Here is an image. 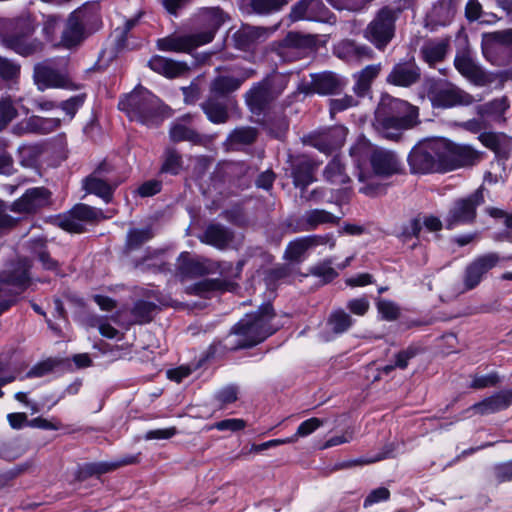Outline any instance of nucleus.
I'll list each match as a JSON object with an SVG mask.
<instances>
[{
  "instance_id": "f257e3e1",
  "label": "nucleus",
  "mask_w": 512,
  "mask_h": 512,
  "mask_svg": "<svg viewBox=\"0 0 512 512\" xmlns=\"http://www.w3.org/2000/svg\"><path fill=\"white\" fill-rule=\"evenodd\" d=\"M350 156L358 181L363 184L359 191L368 196L378 194L381 189L377 177H389L402 170L401 162L394 152L374 147L365 137L357 139L350 148Z\"/></svg>"
},
{
  "instance_id": "f03ea898",
  "label": "nucleus",
  "mask_w": 512,
  "mask_h": 512,
  "mask_svg": "<svg viewBox=\"0 0 512 512\" xmlns=\"http://www.w3.org/2000/svg\"><path fill=\"white\" fill-rule=\"evenodd\" d=\"M418 108L407 101L382 95L375 111V129L387 139H395L402 130L417 124Z\"/></svg>"
},
{
  "instance_id": "7ed1b4c3",
  "label": "nucleus",
  "mask_w": 512,
  "mask_h": 512,
  "mask_svg": "<svg viewBox=\"0 0 512 512\" xmlns=\"http://www.w3.org/2000/svg\"><path fill=\"white\" fill-rule=\"evenodd\" d=\"M274 318L275 314L270 304H264L258 311L245 315L228 337L227 346L239 349L259 344L278 329L273 323Z\"/></svg>"
},
{
  "instance_id": "20e7f679",
  "label": "nucleus",
  "mask_w": 512,
  "mask_h": 512,
  "mask_svg": "<svg viewBox=\"0 0 512 512\" xmlns=\"http://www.w3.org/2000/svg\"><path fill=\"white\" fill-rule=\"evenodd\" d=\"M119 109L131 121L153 127L170 116L169 108L148 89L138 86L120 99Z\"/></svg>"
},
{
  "instance_id": "39448f33",
  "label": "nucleus",
  "mask_w": 512,
  "mask_h": 512,
  "mask_svg": "<svg viewBox=\"0 0 512 512\" xmlns=\"http://www.w3.org/2000/svg\"><path fill=\"white\" fill-rule=\"evenodd\" d=\"M200 18L204 24L202 31L181 36H172L158 40V47L163 51L190 52L193 49L210 43L217 30L229 20V15L219 7L202 10Z\"/></svg>"
},
{
  "instance_id": "423d86ee",
  "label": "nucleus",
  "mask_w": 512,
  "mask_h": 512,
  "mask_svg": "<svg viewBox=\"0 0 512 512\" xmlns=\"http://www.w3.org/2000/svg\"><path fill=\"white\" fill-rule=\"evenodd\" d=\"M446 139L433 138L419 142L410 152L408 163L413 173L447 171Z\"/></svg>"
},
{
  "instance_id": "0eeeda50",
  "label": "nucleus",
  "mask_w": 512,
  "mask_h": 512,
  "mask_svg": "<svg viewBox=\"0 0 512 512\" xmlns=\"http://www.w3.org/2000/svg\"><path fill=\"white\" fill-rule=\"evenodd\" d=\"M413 0H400L396 6H385L378 11L364 31V37L377 49L383 50L395 35V22L402 10L411 6Z\"/></svg>"
},
{
  "instance_id": "6e6552de",
  "label": "nucleus",
  "mask_w": 512,
  "mask_h": 512,
  "mask_svg": "<svg viewBox=\"0 0 512 512\" xmlns=\"http://www.w3.org/2000/svg\"><path fill=\"white\" fill-rule=\"evenodd\" d=\"M35 20L28 14L13 20L14 32L2 38V44L21 56H30L42 51L43 43L33 37Z\"/></svg>"
},
{
  "instance_id": "1a4fd4ad",
  "label": "nucleus",
  "mask_w": 512,
  "mask_h": 512,
  "mask_svg": "<svg viewBox=\"0 0 512 512\" xmlns=\"http://www.w3.org/2000/svg\"><path fill=\"white\" fill-rule=\"evenodd\" d=\"M30 261L23 259L12 263L0 274V314L13 303V298L30 284Z\"/></svg>"
},
{
  "instance_id": "9d476101",
  "label": "nucleus",
  "mask_w": 512,
  "mask_h": 512,
  "mask_svg": "<svg viewBox=\"0 0 512 512\" xmlns=\"http://www.w3.org/2000/svg\"><path fill=\"white\" fill-rule=\"evenodd\" d=\"M425 90L433 107L452 108L455 106H467L473 103V97L454 84L443 81L427 79Z\"/></svg>"
},
{
  "instance_id": "9b49d317",
  "label": "nucleus",
  "mask_w": 512,
  "mask_h": 512,
  "mask_svg": "<svg viewBox=\"0 0 512 512\" xmlns=\"http://www.w3.org/2000/svg\"><path fill=\"white\" fill-rule=\"evenodd\" d=\"M287 78L283 75H272L255 84L246 93V103L254 114H261L266 106L286 87Z\"/></svg>"
},
{
  "instance_id": "f8f14e48",
  "label": "nucleus",
  "mask_w": 512,
  "mask_h": 512,
  "mask_svg": "<svg viewBox=\"0 0 512 512\" xmlns=\"http://www.w3.org/2000/svg\"><path fill=\"white\" fill-rule=\"evenodd\" d=\"M454 66L462 76L477 86L490 85L496 79L503 83L510 76L507 71L498 74L485 71L468 52L458 53L454 59Z\"/></svg>"
},
{
  "instance_id": "ddd939ff",
  "label": "nucleus",
  "mask_w": 512,
  "mask_h": 512,
  "mask_svg": "<svg viewBox=\"0 0 512 512\" xmlns=\"http://www.w3.org/2000/svg\"><path fill=\"white\" fill-rule=\"evenodd\" d=\"M484 202L482 191L477 190L466 198L456 200L444 219L447 229L469 224L476 217V209Z\"/></svg>"
},
{
  "instance_id": "4468645a",
  "label": "nucleus",
  "mask_w": 512,
  "mask_h": 512,
  "mask_svg": "<svg viewBox=\"0 0 512 512\" xmlns=\"http://www.w3.org/2000/svg\"><path fill=\"white\" fill-rule=\"evenodd\" d=\"M86 21L85 9L79 8L70 13L62 25L61 37L57 45L67 49L80 45L86 38Z\"/></svg>"
},
{
  "instance_id": "2eb2a0df",
  "label": "nucleus",
  "mask_w": 512,
  "mask_h": 512,
  "mask_svg": "<svg viewBox=\"0 0 512 512\" xmlns=\"http://www.w3.org/2000/svg\"><path fill=\"white\" fill-rule=\"evenodd\" d=\"M100 218H102L101 210L86 204H77L67 214L60 215L56 221L59 227L68 232L81 233L85 223Z\"/></svg>"
},
{
  "instance_id": "dca6fc26",
  "label": "nucleus",
  "mask_w": 512,
  "mask_h": 512,
  "mask_svg": "<svg viewBox=\"0 0 512 512\" xmlns=\"http://www.w3.org/2000/svg\"><path fill=\"white\" fill-rule=\"evenodd\" d=\"M501 261L498 253L489 252L474 258L466 267L463 283L467 290L477 287L485 275Z\"/></svg>"
},
{
  "instance_id": "f3484780",
  "label": "nucleus",
  "mask_w": 512,
  "mask_h": 512,
  "mask_svg": "<svg viewBox=\"0 0 512 512\" xmlns=\"http://www.w3.org/2000/svg\"><path fill=\"white\" fill-rule=\"evenodd\" d=\"M347 136L344 126H334L329 129L310 134L306 142L322 153L330 154L339 149Z\"/></svg>"
},
{
  "instance_id": "a211bd4d",
  "label": "nucleus",
  "mask_w": 512,
  "mask_h": 512,
  "mask_svg": "<svg viewBox=\"0 0 512 512\" xmlns=\"http://www.w3.org/2000/svg\"><path fill=\"white\" fill-rule=\"evenodd\" d=\"M328 10L321 0H299L291 8L289 17L291 21H326Z\"/></svg>"
},
{
  "instance_id": "6ab92c4d",
  "label": "nucleus",
  "mask_w": 512,
  "mask_h": 512,
  "mask_svg": "<svg viewBox=\"0 0 512 512\" xmlns=\"http://www.w3.org/2000/svg\"><path fill=\"white\" fill-rule=\"evenodd\" d=\"M447 171L460 166L473 165L481 159V154L469 145L456 144L446 139Z\"/></svg>"
},
{
  "instance_id": "aec40b11",
  "label": "nucleus",
  "mask_w": 512,
  "mask_h": 512,
  "mask_svg": "<svg viewBox=\"0 0 512 512\" xmlns=\"http://www.w3.org/2000/svg\"><path fill=\"white\" fill-rule=\"evenodd\" d=\"M34 79L38 89L71 88L65 75L53 68L49 62L39 63L34 68Z\"/></svg>"
},
{
  "instance_id": "412c9836",
  "label": "nucleus",
  "mask_w": 512,
  "mask_h": 512,
  "mask_svg": "<svg viewBox=\"0 0 512 512\" xmlns=\"http://www.w3.org/2000/svg\"><path fill=\"white\" fill-rule=\"evenodd\" d=\"M103 171L104 168L100 166L84 180L83 186L87 193L95 194L108 203L119 182L114 181L112 177L103 178Z\"/></svg>"
},
{
  "instance_id": "4be33fe9",
  "label": "nucleus",
  "mask_w": 512,
  "mask_h": 512,
  "mask_svg": "<svg viewBox=\"0 0 512 512\" xmlns=\"http://www.w3.org/2000/svg\"><path fill=\"white\" fill-rule=\"evenodd\" d=\"M50 196V192L44 187L28 189L21 198L13 203L12 210L19 213L34 212L48 205Z\"/></svg>"
},
{
  "instance_id": "5701e85b",
  "label": "nucleus",
  "mask_w": 512,
  "mask_h": 512,
  "mask_svg": "<svg viewBox=\"0 0 512 512\" xmlns=\"http://www.w3.org/2000/svg\"><path fill=\"white\" fill-rule=\"evenodd\" d=\"M421 71L413 60L395 64L387 76V82L395 86L410 87L420 79Z\"/></svg>"
},
{
  "instance_id": "b1692460",
  "label": "nucleus",
  "mask_w": 512,
  "mask_h": 512,
  "mask_svg": "<svg viewBox=\"0 0 512 512\" xmlns=\"http://www.w3.org/2000/svg\"><path fill=\"white\" fill-rule=\"evenodd\" d=\"M339 217L323 209H312L306 211L296 221V230L308 232L316 230L321 225L336 224Z\"/></svg>"
},
{
  "instance_id": "393cba45",
  "label": "nucleus",
  "mask_w": 512,
  "mask_h": 512,
  "mask_svg": "<svg viewBox=\"0 0 512 512\" xmlns=\"http://www.w3.org/2000/svg\"><path fill=\"white\" fill-rule=\"evenodd\" d=\"M253 74V70L244 69L238 73V76L219 75L211 83V93L213 96H225L239 89L241 84Z\"/></svg>"
},
{
  "instance_id": "a878e982",
  "label": "nucleus",
  "mask_w": 512,
  "mask_h": 512,
  "mask_svg": "<svg viewBox=\"0 0 512 512\" xmlns=\"http://www.w3.org/2000/svg\"><path fill=\"white\" fill-rule=\"evenodd\" d=\"M334 53L338 58L346 61L371 58L372 50L365 45H359L352 40H342L334 47Z\"/></svg>"
},
{
  "instance_id": "bb28decb",
  "label": "nucleus",
  "mask_w": 512,
  "mask_h": 512,
  "mask_svg": "<svg viewBox=\"0 0 512 512\" xmlns=\"http://www.w3.org/2000/svg\"><path fill=\"white\" fill-rule=\"evenodd\" d=\"M149 67L168 78H174L182 75L188 70L185 63L177 62L162 56H153L149 60Z\"/></svg>"
},
{
  "instance_id": "cd10ccee",
  "label": "nucleus",
  "mask_w": 512,
  "mask_h": 512,
  "mask_svg": "<svg viewBox=\"0 0 512 512\" xmlns=\"http://www.w3.org/2000/svg\"><path fill=\"white\" fill-rule=\"evenodd\" d=\"M511 403L512 394L509 392H500L473 405L471 409L479 414H491L505 409Z\"/></svg>"
},
{
  "instance_id": "c85d7f7f",
  "label": "nucleus",
  "mask_w": 512,
  "mask_h": 512,
  "mask_svg": "<svg viewBox=\"0 0 512 512\" xmlns=\"http://www.w3.org/2000/svg\"><path fill=\"white\" fill-rule=\"evenodd\" d=\"M177 267L184 276H200L210 271L207 261L193 258L188 252L179 255Z\"/></svg>"
},
{
  "instance_id": "c756f323",
  "label": "nucleus",
  "mask_w": 512,
  "mask_h": 512,
  "mask_svg": "<svg viewBox=\"0 0 512 512\" xmlns=\"http://www.w3.org/2000/svg\"><path fill=\"white\" fill-rule=\"evenodd\" d=\"M313 91L320 95L334 94L342 88L339 77L331 72L312 75Z\"/></svg>"
},
{
  "instance_id": "7c9ffc66",
  "label": "nucleus",
  "mask_w": 512,
  "mask_h": 512,
  "mask_svg": "<svg viewBox=\"0 0 512 512\" xmlns=\"http://www.w3.org/2000/svg\"><path fill=\"white\" fill-rule=\"evenodd\" d=\"M136 461V457H129L118 462H97L86 463L79 467L78 478L85 479L93 475H101L116 469L117 467L125 464H131Z\"/></svg>"
},
{
  "instance_id": "2f4dec72",
  "label": "nucleus",
  "mask_w": 512,
  "mask_h": 512,
  "mask_svg": "<svg viewBox=\"0 0 512 512\" xmlns=\"http://www.w3.org/2000/svg\"><path fill=\"white\" fill-rule=\"evenodd\" d=\"M269 34V30L262 27L243 26L234 34L236 45L240 49H247L255 42L265 39Z\"/></svg>"
},
{
  "instance_id": "473e14b6",
  "label": "nucleus",
  "mask_w": 512,
  "mask_h": 512,
  "mask_svg": "<svg viewBox=\"0 0 512 512\" xmlns=\"http://www.w3.org/2000/svg\"><path fill=\"white\" fill-rule=\"evenodd\" d=\"M448 49V43L444 40H432L426 42L421 48V55L423 60L429 65L434 66L436 63L441 62Z\"/></svg>"
},
{
  "instance_id": "72a5a7b5",
  "label": "nucleus",
  "mask_w": 512,
  "mask_h": 512,
  "mask_svg": "<svg viewBox=\"0 0 512 512\" xmlns=\"http://www.w3.org/2000/svg\"><path fill=\"white\" fill-rule=\"evenodd\" d=\"M232 235L230 231L221 225L212 224L207 227L201 241L212 245L216 248L222 249L231 241Z\"/></svg>"
},
{
  "instance_id": "f704fd0d",
  "label": "nucleus",
  "mask_w": 512,
  "mask_h": 512,
  "mask_svg": "<svg viewBox=\"0 0 512 512\" xmlns=\"http://www.w3.org/2000/svg\"><path fill=\"white\" fill-rule=\"evenodd\" d=\"M381 70V64L366 66L362 71L355 75L356 83L353 87L358 96H364L370 90L372 81L378 76Z\"/></svg>"
},
{
  "instance_id": "c9c22d12",
  "label": "nucleus",
  "mask_w": 512,
  "mask_h": 512,
  "mask_svg": "<svg viewBox=\"0 0 512 512\" xmlns=\"http://www.w3.org/2000/svg\"><path fill=\"white\" fill-rule=\"evenodd\" d=\"M290 0H244L243 6L249 7L254 13L267 15L278 12L289 3Z\"/></svg>"
},
{
  "instance_id": "e433bc0d",
  "label": "nucleus",
  "mask_w": 512,
  "mask_h": 512,
  "mask_svg": "<svg viewBox=\"0 0 512 512\" xmlns=\"http://www.w3.org/2000/svg\"><path fill=\"white\" fill-rule=\"evenodd\" d=\"M214 97L209 98L202 105L203 111L211 122L215 124L225 123L228 119L227 106Z\"/></svg>"
},
{
  "instance_id": "4c0bfd02",
  "label": "nucleus",
  "mask_w": 512,
  "mask_h": 512,
  "mask_svg": "<svg viewBox=\"0 0 512 512\" xmlns=\"http://www.w3.org/2000/svg\"><path fill=\"white\" fill-rule=\"evenodd\" d=\"M455 15V8L450 1H442L433 6L430 18L438 25L445 26L451 22Z\"/></svg>"
},
{
  "instance_id": "58836bf2",
  "label": "nucleus",
  "mask_w": 512,
  "mask_h": 512,
  "mask_svg": "<svg viewBox=\"0 0 512 512\" xmlns=\"http://www.w3.org/2000/svg\"><path fill=\"white\" fill-rule=\"evenodd\" d=\"M307 43V38L305 36L300 35L296 32H290L283 40L281 44L278 55L284 60H292L293 57H289V54H292L296 48L304 46Z\"/></svg>"
},
{
  "instance_id": "ea45409f",
  "label": "nucleus",
  "mask_w": 512,
  "mask_h": 512,
  "mask_svg": "<svg viewBox=\"0 0 512 512\" xmlns=\"http://www.w3.org/2000/svg\"><path fill=\"white\" fill-rule=\"evenodd\" d=\"M353 324L351 316L342 309L333 311L327 321V325L334 334H341L347 331Z\"/></svg>"
},
{
  "instance_id": "a19ab883",
  "label": "nucleus",
  "mask_w": 512,
  "mask_h": 512,
  "mask_svg": "<svg viewBox=\"0 0 512 512\" xmlns=\"http://www.w3.org/2000/svg\"><path fill=\"white\" fill-rule=\"evenodd\" d=\"M314 181L312 165L306 161L300 162L293 169V182L296 187L304 190Z\"/></svg>"
},
{
  "instance_id": "79ce46f5",
  "label": "nucleus",
  "mask_w": 512,
  "mask_h": 512,
  "mask_svg": "<svg viewBox=\"0 0 512 512\" xmlns=\"http://www.w3.org/2000/svg\"><path fill=\"white\" fill-rule=\"evenodd\" d=\"M326 179L333 184H345L349 181L343 164L338 157L333 158L325 168Z\"/></svg>"
},
{
  "instance_id": "37998d69",
  "label": "nucleus",
  "mask_w": 512,
  "mask_h": 512,
  "mask_svg": "<svg viewBox=\"0 0 512 512\" xmlns=\"http://www.w3.org/2000/svg\"><path fill=\"white\" fill-rule=\"evenodd\" d=\"M31 131L36 134H48L59 128V118H44L37 115L30 116Z\"/></svg>"
},
{
  "instance_id": "c03bdc74",
  "label": "nucleus",
  "mask_w": 512,
  "mask_h": 512,
  "mask_svg": "<svg viewBox=\"0 0 512 512\" xmlns=\"http://www.w3.org/2000/svg\"><path fill=\"white\" fill-rule=\"evenodd\" d=\"M422 224L419 219H412L402 227L399 238L403 243H408V247L413 249L417 245L418 235L421 231Z\"/></svg>"
},
{
  "instance_id": "a18cd8bd",
  "label": "nucleus",
  "mask_w": 512,
  "mask_h": 512,
  "mask_svg": "<svg viewBox=\"0 0 512 512\" xmlns=\"http://www.w3.org/2000/svg\"><path fill=\"white\" fill-rule=\"evenodd\" d=\"M312 248L308 236L297 238L289 243L285 251V257L291 261H300L306 251Z\"/></svg>"
},
{
  "instance_id": "49530a36",
  "label": "nucleus",
  "mask_w": 512,
  "mask_h": 512,
  "mask_svg": "<svg viewBox=\"0 0 512 512\" xmlns=\"http://www.w3.org/2000/svg\"><path fill=\"white\" fill-rule=\"evenodd\" d=\"M18 116L17 108L12 99L0 98V131L4 130Z\"/></svg>"
},
{
  "instance_id": "de8ad7c7",
  "label": "nucleus",
  "mask_w": 512,
  "mask_h": 512,
  "mask_svg": "<svg viewBox=\"0 0 512 512\" xmlns=\"http://www.w3.org/2000/svg\"><path fill=\"white\" fill-rule=\"evenodd\" d=\"M153 237L151 228L131 229L127 234L126 246L128 250L138 248L141 244L149 241Z\"/></svg>"
},
{
  "instance_id": "09e8293b",
  "label": "nucleus",
  "mask_w": 512,
  "mask_h": 512,
  "mask_svg": "<svg viewBox=\"0 0 512 512\" xmlns=\"http://www.w3.org/2000/svg\"><path fill=\"white\" fill-rule=\"evenodd\" d=\"M182 168V159L179 153L174 149H167L164 153V161L161 171L172 175H177Z\"/></svg>"
},
{
  "instance_id": "8fccbe9b",
  "label": "nucleus",
  "mask_w": 512,
  "mask_h": 512,
  "mask_svg": "<svg viewBox=\"0 0 512 512\" xmlns=\"http://www.w3.org/2000/svg\"><path fill=\"white\" fill-rule=\"evenodd\" d=\"M333 260L326 259L311 268V274L322 279L323 282H330L337 277L338 273L335 268L332 267Z\"/></svg>"
},
{
  "instance_id": "3c124183",
  "label": "nucleus",
  "mask_w": 512,
  "mask_h": 512,
  "mask_svg": "<svg viewBox=\"0 0 512 512\" xmlns=\"http://www.w3.org/2000/svg\"><path fill=\"white\" fill-rule=\"evenodd\" d=\"M170 137L173 141H190L196 143L199 140L198 134L181 123H175L170 129Z\"/></svg>"
},
{
  "instance_id": "603ef678",
  "label": "nucleus",
  "mask_w": 512,
  "mask_h": 512,
  "mask_svg": "<svg viewBox=\"0 0 512 512\" xmlns=\"http://www.w3.org/2000/svg\"><path fill=\"white\" fill-rule=\"evenodd\" d=\"M62 27L60 18L56 16H48L44 22L42 27V33L46 39V41L54 43L57 45L56 35L58 30Z\"/></svg>"
},
{
  "instance_id": "864d4df0",
  "label": "nucleus",
  "mask_w": 512,
  "mask_h": 512,
  "mask_svg": "<svg viewBox=\"0 0 512 512\" xmlns=\"http://www.w3.org/2000/svg\"><path fill=\"white\" fill-rule=\"evenodd\" d=\"M256 130L251 127L236 128L229 136L231 143L250 144L256 139Z\"/></svg>"
},
{
  "instance_id": "5fc2aeb1",
  "label": "nucleus",
  "mask_w": 512,
  "mask_h": 512,
  "mask_svg": "<svg viewBox=\"0 0 512 512\" xmlns=\"http://www.w3.org/2000/svg\"><path fill=\"white\" fill-rule=\"evenodd\" d=\"M246 427V422L243 419L229 418L224 419L207 427L208 430L216 429L218 431H231L237 432Z\"/></svg>"
},
{
  "instance_id": "6e6d98bb",
  "label": "nucleus",
  "mask_w": 512,
  "mask_h": 512,
  "mask_svg": "<svg viewBox=\"0 0 512 512\" xmlns=\"http://www.w3.org/2000/svg\"><path fill=\"white\" fill-rule=\"evenodd\" d=\"M33 253L37 255L38 259L41 261L45 269L52 270L56 268L57 263L53 259H51L48 253L46 252L45 242L43 240L38 239L33 242Z\"/></svg>"
},
{
  "instance_id": "4d7b16f0",
  "label": "nucleus",
  "mask_w": 512,
  "mask_h": 512,
  "mask_svg": "<svg viewBox=\"0 0 512 512\" xmlns=\"http://www.w3.org/2000/svg\"><path fill=\"white\" fill-rule=\"evenodd\" d=\"M156 306L151 302L139 301L133 308V314L139 322H148L151 320L152 313Z\"/></svg>"
},
{
  "instance_id": "13d9d810",
  "label": "nucleus",
  "mask_w": 512,
  "mask_h": 512,
  "mask_svg": "<svg viewBox=\"0 0 512 512\" xmlns=\"http://www.w3.org/2000/svg\"><path fill=\"white\" fill-rule=\"evenodd\" d=\"M224 283L219 279H205L195 284L194 291L198 295H204L207 292L224 290Z\"/></svg>"
},
{
  "instance_id": "bf43d9fd",
  "label": "nucleus",
  "mask_w": 512,
  "mask_h": 512,
  "mask_svg": "<svg viewBox=\"0 0 512 512\" xmlns=\"http://www.w3.org/2000/svg\"><path fill=\"white\" fill-rule=\"evenodd\" d=\"M377 308L382 318L388 321L396 320L399 316L398 306L388 300H380L377 304Z\"/></svg>"
},
{
  "instance_id": "052dcab7",
  "label": "nucleus",
  "mask_w": 512,
  "mask_h": 512,
  "mask_svg": "<svg viewBox=\"0 0 512 512\" xmlns=\"http://www.w3.org/2000/svg\"><path fill=\"white\" fill-rule=\"evenodd\" d=\"M84 101L85 95L79 94L61 102L60 107L67 115H69L70 119H72L78 109L83 105Z\"/></svg>"
},
{
  "instance_id": "680f3d73",
  "label": "nucleus",
  "mask_w": 512,
  "mask_h": 512,
  "mask_svg": "<svg viewBox=\"0 0 512 512\" xmlns=\"http://www.w3.org/2000/svg\"><path fill=\"white\" fill-rule=\"evenodd\" d=\"M324 424V421L313 417L309 418L305 421H303L297 428L296 433L297 436L300 437H307L314 433L318 428H320Z\"/></svg>"
},
{
  "instance_id": "e2e57ef3",
  "label": "nucleus",
  "mask_w": 512,
  "mask_h": 512,
  "mask_svg": "<svg viewBox=\"0 0 512 512\" xmlns=\"http://www.w3.org/2000/svg\"><path fill=\"white\" fill-rule=\"evenodd\" d=\"M357 100L350 96L345 95L340 98H335L330 100V112L331 114L344 111L350 107L356 106Z\"/></svg>"
},
{
  "instance_id": "0e129e2a",
  "label": "nucleus",
  "mask_w": 512,
  "mask_h": 512,
  "mask_svg": "<svg viewBox=\"0 0 512 512\" xmlns=\"http://www.w3.org/2000/svg\"><path fill=\"white\" fill-rule=\"evenodd\" d=\"M20 68L12 61L0 57V76L4 79H12L19 74Z\"/></svg>"
},
{
  "instance_id": "69168bd1",
  "label": "nucleus",
  "mask_w": 512,
  "mask_h": 512,
  "mask_svg": "<svg viewBox=\"0 0 512 512\" xmlns=\"http://www.w3.org/2000/svg\"><path fill=\"white\" fill-rule=\"evenodd\" d=\"M418 348L409 346L407 349L399 352L395 357V366L400 369H405L410 359L418 354Z\"/></svg>"
},
{
  "instance_id": "338daca9",
  "label": "nucleus",
  "mask_w": 512,
  "mask_h": 512,
  "mask_svg": "<svg viewBox=\"0 0 512 512\" xmlns=\"http://www.w3.org/2000/svg\"><path fill=\"white\" fill-rule=\"evenodd\" d=\"M177 434V429L175 427H168L162 429H154L149 430L144 438L145 440H164L170 439Z\"/></svg>"
},
{
  "instance_id": "774afa93",
  "label": "nucleus",
  "mask_w": 512,
  "mask_h": 512,
  "mask_svg": "<svg viewBox=\"0 0 512 512\" xmlns=\"http://www.w3.org/2000/svg\"><path fill=\"white\" fill-rule=\"evenodd\" d=\"M369 301L365 297L351 299L347 303V308L357 316H363L369 309Z\"/></svg>"
}]
</instances>
